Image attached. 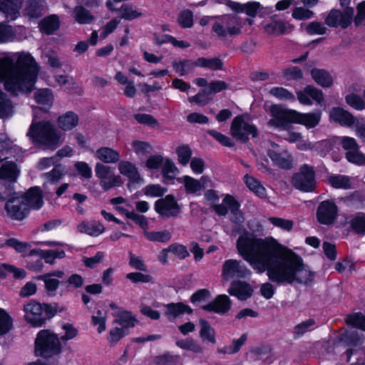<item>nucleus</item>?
Listing matches in <instances>:
<instances>
[{
	"instance_id": "f257e3e1",
	"label": "nucleus",
	"mask_w": 365,
	"mask_h": 365,
	"mask_svg": "<svg viewBox=\"0 0 365 365\" xmlns=\"http://www.w3.org/2000/svg\"><path fill=\"white\" fill-rule=\"evenodd\" d=\"M237 252L258 274L267 272L268 278L278 284H306L313 273L302 258L273 237L259 238L245 232L236 242Z\"/></svg>"
},
{
	"instance_id": "f03ea898",
	"label": "nucleus",
	"mask_w": 365,
	"mask_h": 365,
	"mask_svg": "<svg viewBox=\"0 0 365 365\" xmlns=\"http://www.w3.org/2000/svg\"><path fill=\"white\" fill-rule=\"evenodd\" d=\"M38 72L37 63L29 53H12L0 58V82L13 95L31 92Z\"/></svg>"
},
{
	"instance_id": "7ed1b4c3",
	"label": "nucleus",
	"mask_w": 365,
	"mask_h": 365,
	"mask_svg": "<svg viewBox=\"0 0 365 365\" xmlns=\"http://www.w3.org/2000/svg\"><path fill=\"white\" fill-rule=\"evenodd\" d=\"M271 119L267 124L279 130H288L289 123H298L307 128L316 127L321 120V112L302 113L294 110H287L278 105H273L269 108Z\"/></svg>"
},
{
	"instance_id": "20e7f679",
	"label": "nucleus",
	"mask_w": 365,
	"mask_h": 365,
	"mask_svg": "<svg viewBox=\"0 0 365 365\" xmlns=\"http://www.w3.org/2000/svg\"><path fill=\"white\" fill-rule=\"evenodd\" d=\"M28 135L34 143L55 150L62 142V133L48 121L33 122Z\"/></svg>"
},
{
	"instance_id": "39448f33",
	"label": "nucleus",
	"mask_w": 365,
	"mask_h": 365,
	"mask_svg": "<svg viewBox=\"0 0 365 365\" xmlns=\"http://www.w3.org/2000/svg\"><path fill=\"white\" fill-rule=\"evenodd\" d=\"M61 344L58 336L48 329L41 330L35 341V353L45 358L52 357L60 354Z\"/></svg>"
},
{
	"instance_id": "423d86ee",
	"label": "nucleus",
	"mask_w": 365,
	"mask_h": 365,
	"mask_svg": "<svg viewBox=\"0 0 365 365\" xmlns=\"http://www.w3.org/2000/svg\"><path fill=\"white\" fill-rule=\"evenodd\" d=\"M0 198L3 200L7 199L5 210L11 218L21 220L29 214V207L25 205V202L23 198L20 197L19 193L9 190Z\"/></svg>"
},
{
	"instance_id": "0eeeda50",
	"label": "nucleus",
	"mask_w": 365,
	"mask_h": 365,
	"mask_svg": "<svg viewBox=\"0 0 365 365\" xmlns=\"http://www.w3.org/2000/svg\"><path fill=\"white\" fill-rule=\"evenodd\" d=\"M251 271L239 259H228L222 264L221 278L225 282L235 279H244L251 275Z\"/></svg>"
},
{
	"instance_id": "6e6552de",
	"label": "nucleus",
	"mask_w": 365,
	"mask_h": 365,
	"mask_svg": "<svg viewBox=\"0 0 365 365\" xmlns=\"http://www.w3.org/2000/svg\"><path fill=\"white\" fill-rule=\"evenodd\" d=\"M95 173L99 180L101 187L104 190H108L115 187H120L123 184L120 175L115 174L110 167L101 163L96 164Z\"/></svg>"
},
{
	"instance_id": "1a4fd4ad",
	"label": "nucleus",
	"mask_w": 365,
	"mask_h": 365,
	"mask_svg": "<svg viewBox=\"0 0 365 365\" xmlns=\"http://www.w3.org/2000/svg\"><path fill=\"white\" fill-rule=\"evenodd\" d=\"M230 133L233 138L242 142L257 135V129L243 116L235 117L231 124Z\"/></svg>"
},
{
	"instance_id": "9d476101",
	"label": "nucleus",
	"mask_w": 365,
	"mask_h": 365,
	"mask_svg": "<svg viewBox=\"0 0 365 365\" xmlns=\"http://www.w3.org/2000/svg\"><path fill=\"white\" fill-rule=\"evenodd\" d=\"M226 5L232 11L237 13H245L251 17L258 15L259 17H264L273 12L272 6H263L258 1H250L246 4H240L229 0L225 1Z\"/></svg>"
},
{
	"instance_id": "9b49d317",
	"label": "nucleus",
	"mask_w": 365,
	"mask_h": 365,
	"mask_svg": "<svg viewBox=\"0 0 365 365\" xmlns=\"http://www.w3.org/2000/svg\"><path fill=\"white\" fill-rule=\"evenodd\" d=\"M292 185L303 192H312L315 187L314 171L307 165L301 167L292 178Z\"/></svg>"
},
{
	"instance_id": "f8f14e48",
	"label": "nucleus",
	"mask_w": 365,
	"mask_h": 365,
	"mask_svg": "<svg viewBox=\"0 0 365 365\" xmlns=\"http://www.w3.org/2000/svg\"><path fill=\"white\" fill-rule=\"evenodd\" d=\"M178 180L184 184L187 194L200 196L202 192L208 187H212V182L210 177L204 175L199 180L189 175H184Z\"/></svg>"
},
{
	"instance_id": "ddd939ff",
	"label": "nucleus",
	"mask_w": 365,
	"mask_h": 365,
	"mask_svg": "<svg viewBox=\"0 0 365 365\" xmlns=\"http://www.w3.org/2000/svg\"><path fill=\"white\" fill-rule=\"evenodd\" d=\"M155 210L163 217H176L180 212V207L175 197L168 195L155 202Z\"/></svg>"
},
{
	"instance_id": "4468645a",
	"label": "nucleus",
	"mask_w": 365,
	"mask_h": 365,
	"mask_svg": "<svg viewBox=\"0 0 365 365\" xmlns=\"http://www.w3.org/2000/svg\"><path fill=\"white\" fill-rule=\"evenodd\" d=\"M24 319L34 327H41L45 322L43 305L35 301H30L24 306Z\"/></svg>"
},
{
	"instance_id": "2eb2a0df",
	"label": "nucleus",
	"mask_w": 365,
	"mask_h": 365,
	"mask_svg": "<svg viewBox=\"0 0 365 365\" xmlns=\"http://www.w3.org/2000/svg\"><path fill=\"white\" fill-rule=\"evenodd\" d=\"M318 145L326 148L325 153L332 150L336 145H341L343 149L346 150V152L359 148L356 140L354 138L348 136H334L329 140L319 143Z\"/></svg>"
},
{
	"instance_id": "dca6fc26",
	"label": "nucleus",
	"mask_w": 365,
	"mask_h": 365,
	"mask_svg": "<svg viewBox=\"0 0 365 365\" xmlns=\"http://www.w3.org/2000/svg\"><path fill=\"white\" fill-rule=\"evenodd\" d=\"M119 173L129 180L128 187L131 189L133 184H140L143 182V178L140 177L135 164L128 160L120 161L118 164Z\"/></svg>"
},
{
	"instance_id": "f3484780",
	"label": "nucleus",
	"mask_w": 365,
	"mask_h": 365,
	"mask_svg": "<svg viewBox=\"0 0 365 365\" xmlns=\"http://www.w3.org/2000/svg\"><path fill=\"white\" fill-rule=\"evenodd\" d=\"M336 215L337 207L333 202L323 201L317 209V219L322 224H331L336 219Z\"/></svg>"
},
{
	"instance_id": "a211bd4d",
	"label": "nucleus",
	"mask_w": 365,
	"mask_h": 365,
	"mask_svg": "<svg viewBox=\"0 0 365 365\" xmlns=\"http://www.w3.org/2000/svg\"><path fill=\"white\" fill-rule=\"evenodd\" d=\"M352 16V9H346L344 14L339 10H332L327 16L325 22L329 26L346 28L351 23Z\"/></svg>"
},
{
	"instance_id": "6ab92c4d",
	"label": "nucleus",
	"mask_w": 365,
	"mask_h": 365,
	"mask_svg": "<svg viewBox=\"0 0 365 365\" xmlns=\"http://www.w3.org/2000/svg\"><path fill=\"white\" fill-rule=\"evenodd\" d=\"M222 23L226 26L228 34L237 35L241 33L244 25L247 24L250 26L254 20L249 18L242 19L237 16H225L222 17Z\"/></svg>"
},
{
	"instance_id": "aec40b11",
	"label": "nucleus",
	"mask_w": 365,
	"mask_h": 365,
	"mask_svg": "<svg viewBox=\"0 0 365 365\" xmlns=\"http://www.w3.org/2000/svg\"><path fill=\"white\" fill-rule=\"evenodd\" d=\"M253 289L246 282L234 280L228 289V293L240 300H246L252 294Z\"/></svg>"
},
{
	"instance_id": "412c9836",
	"label": "nucleus",
	"mask_w": 365,
	"mask_h": 365,
	"mask_svg": "<svg viewBox=\"0 0 365 365\" xmlns=\"http://www.w3.org/2000/svg\"><path fill=\"white\" fill-rule=\"evenodd\" d=\"M297 94L299 101L304 105H311V98L318 103H321L324 101L322 91L312 86H307Z\"/></svg>"
},
{
	"instance_id": "4be33fe9",
	"label": "nucleus",
	"mask_w": 365,
	"mask_h": 365,
	"mask_svg": "<svg viewBox=\"0 0 365 365\" xmlns=\"http://www.w3.org/2000/svg\"><path fill=\"white\" fill-rule=\"evenodd\" d=\"M23 198L25 205L31 209L38 210L41 208L43 204L42 192L38 187L30 188L24 195H21Z\"/></svg>"
},
{
	"instance_id": "5701e85b",
	"label": "nucleus",
	"mask_w": 365,
	"mask_h": 365,
	"mask_svg": "<svg viewBox=\"0 0 365 365\" xmlns=\"http://www.w3.org/2000/svg\"><path fill=\"white\" fill-rule=\"evenodd\" d=\"M23 0H0V11L6 19H16L20 14Z\"/></svg>"
},
{
	"instance_id": "b1692460",
	"label": "nucleus",
	"mask_w": 365,
	"mask_h": 365,
	"mask_svg": "<svg viewBox=\"0 0 365 365\" xmlns=\"http://www.w3.org/2000/svg\"><path fill=\"white\" fill-rule=\"evenodd\" d=\"M329 118L331 121L344 126H351L355 124V118L341 108H331L329 112Z\"/></svg>"
},
{
	"instance_id": "393cba45",
	"label": "nucleus",
	"mask_w": 365,
	"mask_h": 365,
	"mask_svg": "<svg viewBox=\"0 0 365 365\" xmlns=\"http://www.w3.org/2000/svg\"><path fill=\"white\" fill-rule=\"evenodd\" d=\"M95 157L103 164H114L119 162L120 155L118 151L109 147H101L95 152Z\"/></svg>"
},
{
	"instance_id": "a878e982",
	"label": "nucleus",
	"mask_w": 365,
	"mask_h": 365,
	"mask_svg": "<svg viewBox=\"0 0 365 365\" xmlns=\"http://www.w3.org/2000/svg\"><path fill=\"white\" fill-rule=\"evenodd\" d=\"M230 307L231 302L230 298L225 294H222L217 296L215 299L210 304L203 306L202 309L217 314H225L230 309Z\"/></svg>"
},
{
	"instance_id": "bb28decb",
	"label": "nucleus",
	"mask_w": 365,
	"mask_h": 365,
	"mask_svg": "<svg viewBox=\"0 0 365 365\" xmlns=\"http://www.w3.org/2000/svg\"><path fill=\"white\" fill-rule=\"evenodd\" d=\"M78 115L73 111H67L63 113L56 120L58 128L63 131L73 130L78 125Z\"/></svg>"
},
{
	"instance_id": "cd10ccee",
	"label": "nucleus",
	"mask_w": 365,
	"mask_h": 365,
	"mask_svg": "<svg viewBox=\"0 0 365 365\" xmlns=\"http://www.w3.org/2000/svg\"><path fill=\"white\" fill-rule=\"evenodd\" d=\"M165 308V314L169 320H173L182 317L184 314H191L192 309L188 305L182 302L170 303L164 305Z\"/></svg>"
},
{
	"instance_id": "c85d7f7f",
	"label": "nucleus",
	"mask_w": 365,
	"mask_h": 365,
	"mask_svg": "<svg viewBox=\"0 0 365 365\" xmlns=\"http://www.w3.org/2000/svg\"><path fill=\"white\" fill-rule=\"evenodd\" d=\"M268 155L271 158L273 163L278 167L284 169H289L292 168V158L289 153L286 150L281 152L274 149L269 150Z\"/></svg>"
},
{
	"instance_id": "c756f323",
	"label": "nucleus",
	"mask_w": 365,
	"mask_h": 365,
	"mask_svg": "<svg viewBox=\"0 0 365 365\" xmlns=\"http://www.w3.org/2000/svg\"><path fill=\"white\" fill-rule=\"evenodd\" d=\"M263 29L264 32L268 35L279 36L290 32L292 26L283 21H272L266 24Z\"/></svg>"
},
{
	"instance_id": "7c9ffc66",
	"label": "nucleus",
	"mask_w": 365,
	"mask_h": 365,
	"mask_svg": "<svg viewBox=\"0 0 365 365\" xmlns=\"http://www.w3.org/2000/svg\"><path fill=\"white\" fill-rule=\"evenodd\" d=\"M29 254L31 255H38L41 259H43L46 263L50 264H53L56 259H63L66 256L65 252L59 248L49 250H43L40 249L32 250L29 251Z\"/></svg>"
},
{
	"instance_id": "2f4dec72",
	"label": "nucleus",
	"mask_w": 365,
	"mask_h": 365,
	"mask_svg": "<svg viewBox=\"0 0 365 365\" xmlns=\"http://www.w3.org/2000/svg\"><path fill=\"white\" fill-rule=\"evenodd\" d=\"M64 272L61 270H56L37 277V279L44 282L46 289L50 292H55L58 286L59 281L56 278H62Z\"/></svg>"
},
{
	"instance_id": "473e14b6",
	"label": "nucleus",
	"mask_w": 365,
	"mask_h": 365,
	"mask_svg": "<svg viewBox=\"0 0 365 365\" xmlns=\"http://www.w3.org/2000/svg\"><path fill=\"white\" fill-rule=\"evenodd\" d=\"M311 76L312 79L319 86L323 88L331 87L333 84V78L331 75L324 69L313 68L311 70Z\"/></svg>"
},
{
	"instance_id": "72a5a7b5",
	"label": "nucleus",
	"mask_w": 365,
	"mask_h": 365,
	"mask_svg": "<svg viewBox=\"0 0 365 365\" xmlns=\"http://www.w3.org/2000/svg\"><path fill=\"white\" fill-rule=\"evenodd\" d=\"M34 98L43 109H48L53 105V95L50 89H38L34 93Z\"/></svg>"
},
{
	"instance_id": "f704fd0d",
	"label": "nucleus",
	"mask_w": 365,
	"mask_h": 365,
	"mask_svg": "<svg viewBox=\"0 0 365 365\" xmlns=\"http://www.w3.org/2000/svg\"><path fill=\"white\" fill-rule=\"evenodd\" d=\"M161 173L165 181L168 182L175 179V176L179 173V170L171 159L165 158L161 167Z\"/></svg>"
},
{
	"instance_id": "c9c22d12",
	"label": "nucleus",
	"mask_w": 365,
	"mask_h": 365,
	"mask_svg": "<svg viewBox=\"0 0 365 365\" xmlns=\"http://www.w3.org/2000/svg\"><path fill=\"white\" fill-rule=\"evenodd\" d=\"M77 228L80 232L92 236H98L105 230L104 226L99 222H83L78 225Z\"/></svg>"
},
{
	"instance_id": "e433bc0d",
	"label": "nucleus",
	"mask_w": 365,
	"mask_h": 365,
	"mask_svg": "<svg viewBox=\"0 0 365 365\" xmlns=\"http://www.w3.org/2000/svg\"><path fill=\"white\" fill-rule=\"evenodd\" d=\"M39 26L42 32L46 34H51L59 29V19L56 15H51L43 19Z\"/></svg>"
},
{
	"instance_id": "4c0bfd02",
	"label": "nucleus",
	"mask_w": 365,
	"mask_h": 365,
	"mask_svg": "<svg viewBox=\"0 0 365 365\" xmlns=\"http://www.w3.org/2000/svg\"><path fill=\"white\" fill-rule=\"evenodd\" d=\"M113 315L116 317L115 322L126 331L128 328L134 327L136 323L135 318L129 312L120 310L119 313H113Z\"/></svg>"
},
{
	"instance_id": "58836bf2",
	"label": "nucleus",
	"mask_w": 365,
	"mask_h": 365,
	"mask_svg": "<svg viewBox=\"0 0 365 365\" xmlns=\"http://www.w3.org/2000/svg\"><path fill=\"white\" fill-rule=\"evenodd\" d=\"M199 324L200 327V336L202 339L212 344H215V331L214 329L203 319L199 320Z\"/></svg>"
},
{
	"instance_id": "ea45409f",
	"label": "nucleus",
	"mask_w": 365,
	"mask_h": 365,
	"mask_svg": "<svg viewBox=\"0 0 365 365\" xmlns=\"http://www.w3.org/2000/svg\"><path fill=\"white\" fill-rule=\"evenodd\" d=\"M237 202L232 196L226 195L222 203L215 205L214 206V210L218 215L225 216L228 212V210L232 211L235 207L234 205H235Z\"/></svg>"
},
{
	"instance_id": "a19ab883",
	"label": "nucleus",
	"mask_w": 365,
	"mask_h": 365,
	"mask_svg": "<svg viewBox=\"0 0 365 365\" xmlns=\"http://www.w3.org/2000/svg\"><path fill=\"white\" fill-rule=\"evenodd\" d=\"M76 21L81 24H88L93 21L94 16L83 6H76L73 11Z\"/></svg>"
},
{
	"instance_id": "79ce46f5",
	"label": "nucleus",
	"mask_w": 365,
	"mask_h": 365,
	"mask_svg": "<svg viewBox=\"0 0 365 365\" xmlns=\"http://www.w3.org/2000/svg\"><path fill=\"white\" fill-rule=\"evenodd\" d=\"M17 176L18 170L14 163H6L0 168V179L14 181Z\"/></svg>"
},
{
	"instance_id": "37998d69",
	"label": "nucleus",
	"mask_w": 365,
	"mask_h": 365,
	"mask_svg": "<svg viewBox=\"0 0 365 365\" xmlns=\"http://www.w3.org/2000/svg\"><path fill=\"white\" fill-rule=\"evenodd\" d=\"M173 66L177 73L180 76H184L191 72L197 66V60L192 61L190 60L175 61Z\"/></svg>"
},
{
	"instance_id": "c03bdc74",
	"label": "nucleus",
	"mask_w": 365,
	"mask_h": 365,
	"mask_svg": "<svg viewBox=\"0 0 365 365\" xmlns=\"http://www.w3.org/2000/svg\"><path fill=\"white\" fill-rule=\"evenodd\" d=\"M44 10L43 0H32L25 9V14L30 18H38Z\"/></svg>"
},
{
	"instance_id": "a18cd8bd",
	"label": "nucleus",
	"mask_w": 365,
	"mask_h": 365,
	"mask_svg": "<svg viewBox=\"0 0 365 365\" xmlns=\"http://www.w3.org/2000/svg\"><path fill=\"white\" fill-rule=\"evenodd\" d=\"M247 187L260 197L266 196V190L261 183L252 176L246 175L244 177Z\"/></svg>"
},
{
	"instance_id": "49530a36",
	"label": "nucleus",
	"mask_w": 365,
	"mask_h": 365,
	"mask_svg": "<svg viewBox=\"0 0 365 365\" xmlns=\"http://www.w3.org/2000/svg\"><path fill=\"white\" fill-rule=\"evenodd\" d=\"M107 317V312L102 310H97L92 316V324L93 326L97 327L98 333H102L106 331Z\"/></svg>"
},
{
	"instance_id": "de8ad7c7",
	"label": "nucleus",
	"mask_w": 365,
	"mask_h": 365,
	"mask_svg": "<svg viewBox=\"0 0 365 365\" xmlns=\"http://www.w3.org/2000/svg\"><path fill=\"white\" fill-rule=\"evenodd\" d=\"M131 147L138 156H145L153 151V146L149 143L138 140L132 141Z\"/></svg>"
},
{
	"instance_id": "09e8293b",
	"label": "nucleus",
	"mask_w": 365,
	"mask_h": 365,
	"mask_svg": "<svg viewBox=\"0 0 365 365\" xmlns=\"http://www.w3.org/2000/svg\"><path fill=\"white\" fill-rule=\"evenodd\" d=\"M176 153L178 155V163L183 166H186L192 159V150L187 145L178 146L176 148Z\"/></svg>"
},
{
	"instance_id": "8fccbe9b",
	"label": "nucleus",
	"mask_w": 365,
	"mask_h": 365,
	"mask_svg": "<svg viewBox=\"0 0 365 365\" xmlns=\"http://www.w3.org/2000/svg\"><path fill=\"white\" fill-rule=\"evenodd\" d=\"M329 183L335 188L349 189L351 187V178L346 175H333L329 178Z\"/></svg>"
},
{
	"instance_id": "3c124183",
	"label": "nucleus",
	"mask_w": 365,
	"mask_h": 365,
	"mask_svg": "<svg viewBox=\"0 0 365 365\" xmlns=\"http://www.w3.org/2000/svg\"><path fill=\"white\" fill-rule=\"evenodd\" d=\"M13 113V106L11 101L7 98L0 90V118H4L11 115Z\"/></svg>"
},
{
	"instance_id": "603ef678",
	"label": "nucleus",
	"mask_w": 365,
	"mask_h": 365,
	"mask_svg": "<svg viewBox=\"0 0 365 365\" xmlns=\"http://www.w3.org/2000/svg\"><path fill=\"white\" fill-rule=\"evenodd\" d=\"M197 66L211 70H219L222 67V62L218 58H206L202 57L197 59Z\"/></svg>"
},
{
	"instance_id": "864d4df0",
	"label": "nucleus",
	"mask_w": 365,
	"mask_h": 365,
	"mask_svg": "<svg viewBox=\"0 0 365 365\" xmlns=\"http://www.w3.org/2000/svg\"><path fill=\"white\" fill-rule=\"evenodd\" d=\"M119 12L120 18L129 21L138 18L143 15L142 12L139 10L135 9L128 4H123L120 7Z\"/></svg>"
},
{
	"instance_id": "5fc2aeb1",
	"label": "nucleus",
	"mask_w": 365,
	"mask_h": 365,
	"mask_svg": "<svg viewBox=\"0 0 365 365\" xmlns=\"http://www.w3.org/2000/svg\"><path fill=\"white\" fill-rule=\"evenodd\" d=\"M143 234L147 240L153 242H164L170 240L171 238L170 233L166 230L160 232H148L145 230Z\"/></svg>"
},
{
	"instance_id": "6e6d98bb",
	"label": "nucleus",
	"mask_w": 365,
	"mask_h": 365,
	"mask_svg": "<svg viewBox=\"0 0 365 365\" xmlns=\"http://www.w3.org/2000/svg\"><path fill=\"white\" fill-rule=\"evenodd\" d=\"M346 322L350 326L365 331V317L361 313H354L348 315L346 318Z\"/></svg>"
},
{
	"instance_id": "4d7b16f0",
	"label": "nucleus",
	"mask_w": 365,
	"mask_h": 365,
	"mask_svg": "<svg viewBox=\"0 0 365 365\" xmlns=\"http://www.w3.org/2000/svg\"><path fill=\"white\" fill-rule=\"evenodd\" d=\"M345 100L346 103L354 109L358 110H362L365 109L364 100L360 96L356 93H352L347 95L345 98Z\"/></svg>"
},
{
	"instance_id": "13d9d810",
	"label": "nucleus",
	"mask_w": 365,
	"mask_h": 365,
	"mask_svg": "<svg viewBox=\"0 0 365 365\" xmlns=\"http://www.w3.org/2000/svg\"><path fill=\"white\" fill-rule=\"evenodd\" d=\"M346 158L351 163L357 165H365V155L360 151L359 148L352 151L346 152Z\"/></svg>"
},
{
	"instance_id": "bf43d9fd",
	"label": "nucleus",
	"mask_w": 365,
	"mask_h": 365,
	"mask_svg": "<svg viewBox=\"0 0 365 365\" xmlns=\"http://www.w3.org/2000/svg\"><path fill=\"white\" fill-rule=\"evenodd\" d=\"M176 344L181 349L190 350L195 353H201L202 351V346L191 339L178 340Z\"/></svg>"
},
{
	"instance_id": "052dcab7",
	"label": "nucleus",
	"mask_w": 365,
	"mask_h": 365,
	"mask_svg": "<svg viewBox=\"0 0 365 365\" xmlns=\"http://www.w3.org/2000/svg\"><path fill=\"white\" fill-rule=\"evenodd\" d=\"M269 93L279 100L294 101V95L282 87H274L269 91Z\"/></svg>"
},
{
	"instance_id": "680f3d73",
	"label": "nucleus",
	"mask_w": 365,
	"mask_h": 365,
	"mask_svg": "<svg viewBox=\"0 0 365 365\" xmlns=\"http://www.w3.org/2000/svg\"><path fill=\"white\" fill-rule=\"evenodd\" d=\"M268 220L274 226L287 232L292 230L294 225L292 220L281 217H271L268 218Z\"/></svg>"
},
{
	"instance_id": "e2e57ef3",
	"label": "nucleus",
	"mask_w": 365,
	"mask_h": 365,
	"mask_svg": "<svg viewBox=\"0 0 365 365\" xmlns=\"http://www.w3.org/2000/svg\"><path fill=\"white\" fill-rule=\"evenodd\" d=\"M166 192L167 189L160 185H148L143 189L144 195L152 197L163 196Z\"/></svg>"
},
{
	"instance_id": "0e129e2a",
	"label": "nucleus",
	"mask_w": 365,
	"mask_h": 365,
	"mask_svg": "<svg viewBox=\"0 0 365 365\" xmlns=\"http://www.w3.org/2000/svg\"><path fill=\"white\" fill-rule=\"evenodd\" d=\"M302 27L310 35H321L326 32V28L322 25V24L316 21L307 24H303L302 25Z\"/></svg>"
},
{
	"instance_id": "69168bd1",
	"label": "nucleus",
	"mask_w": 365,
	"mask_h": 365,
	"mask_svg": "<svg viewBox=\"0 0 365 365\" xmlns=\"http://www.w3.org/2000/svg\"><path fill=\"white\" fill-rule=\"evenodd\" d=\"M351 225L357 234L365 233V215L359 214L352 218Z\"/></svg>"
},
{
	"instance_id": "338daca9",
	"label": "nucleus",
	"mask_w": 365,
	"mask_h": 365,
	"mask_svg": "<svg viewBox=\"0 0 365 365\" xmlns=\"http://www.w3.org/2000/svg\"><path fill=\"white\" fill-rule=\"evenodd\" d=\"M12 325L11 319L2 309H0V336L6 334Z\"/></svg>"
},
{
	"instance_id": "774afa93",
	"label": "nucleus",
	"mask_w": 365,
	"mask_h": 365,
	"mask_svg": "<svg viewBox=\"0 0 365 365\" xmlns=\"http://www.w3.org/2000/svg\"><path fill=\"white\" fill-rule=\"evenodd\" d=\"M165 158L161 155H150L145 161V167L148 170H158L161 168Z\"/></svg>"
}]
</instances>
